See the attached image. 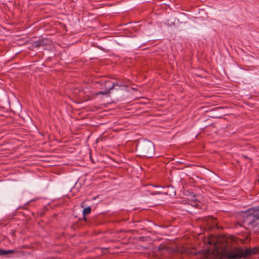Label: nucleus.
Segmentation results:
<instances>
[{
  "mask_svg": "<svg viewBox=\"0 0 259 259\" xmlns=\"http://www.w3.org/2000/svg\"><path fill=\"white\" fill-rule=\"evenodd\" d=\"M258 249L256 247L246 248L245 250L241 247H234L224 250L222 255L227 259H240L246 258L257 253Z\"/></svg>",
  "mask_w": 259,
  "mask_h": 259,
  "instance_id": "f257e3e1",
  "label": "nucleus"
},
{
  "mask_svg": "<svg viewBox=\"0 0 259 259\" xmlns=\"http://www.w3.org/2000/svg\"><path fill=\"white\" fill-rule=\"evenodd\" d=\"M138 150L142 156L152 157L154 154L155 148L153 143L149 140H144L139 141L137 145Z\"/></svg>",
  "mask_w": 259,
  "mask_h": 259,
  "instance_id": "f03ea898",
  "label": "nucleus"
},
{
  "mask_svg": "<svg viewBox=\"0 0 259 259\" xmlns=\"http://www.w3.org/2000/svg\"><path fill=\"white\" fill-rule=\"evenodd\" d=\"M97 83H99L102 85V89H105V90L108 91L109 93L111 90L114 89L117 90L120 88L121 87L125 86L123 84H118L117 82H113L111 80H106L104 79L97 82Z\"/></svg>",
  "mask_w": 259,
  "mask_h": 259,
  "instance_id": "7ed1b4c3",
  "label": "nucleus"
},
{
  "mask_svg": "<svg viewBox=\"0 0 259 259\" xmlns=\"http://www.w3.org/2000/svg\"><path fill=\"white\" fill-rule=\"evenodd\" d=\"M51 43L52 41L49 38L41 37L37 40L32 41L31 47L33 48L42 47L51 45Z\"/></svg>",
  "mask_w": 259,
  "mask_h": 259,
  "instance_id": "20e7f679",
  "label": "nucleus"
},
{
  "mask_svg": "<svg viewBox=\"0 0 259 259\" xmlns=\"http://www.w3.org/2000/svg\"><path fill=\"white\" fill-rule=\"evenodd\" d=\"M247 220H249L248 224L253 225L254 222L259 221V207L251 210L249 212Z\"/></svg>",
  "mask_w": 259,
  "mask_h": 259,
  "instance_id": "39448f33",
  "label": "nucleus"
},
{
  "mask_svg": "<svg viewBox=\"0 0 259 259\" xmlns=\"http://www.w3.org/2000/svg\"><path fill=\"white\" fill-rule=\"evenodd\" d=\"M16 252V251L13 249L4 250L0 248V256L8 257V254H13L15 253Z\"/></svg>",
  "mask_w": 259,
  "mask_h": 259,
  "instance_id": "423d86ee",
  "label": "nucleus"
},
{
  "mask_svg": "<svg viewBox=\"0 0 259 259\" xmlns=\"http://www.w3.org/2000/svg\"><path fill=\"white\" fill-rule=\"evenodd\" d=\"M91 207L90 206L84 208L83 210V219L87 221V219L85 217V215L89 214L91 212Z\"/></svg>",
  "mask_w": 259,
  "mask_h": 259,
  "instance_id": "0eeeda50",
  "label": "nucleus"
},
{
  "mask_svg": "<svg viewBox=\"0 0 259 259\" xmlns=\"http://www.w3.org/2000/svg\"><path fill=\"white\" fill-rule=\"evenodd\" d=\"M109 94V92L108 91L105 90L104 91H100L95 93V95L99 96L100 95H108Z\"/></svg>",
  "mask_w": 259,
  "mask_h": 259,
  "instance_id": "6e6552de",
  "label": "nucleus"
},
{
  "mask_svg": "<svg viewBox=\"0 0 259 259\" xmlns=\"http://www.w3.org/2000/svg\"><path fill=\"white\" fill-rule=\"evenodd\" d=\"M166 249V247L164 245H160L159 246V251H162L163 250H165Z\"/></svg>",
  "mask_w": 259,
  "mask_h": 259,
  "instance_id": "1a4fd4ad",
  "label": "nucleus"
},
{
  "mask_svg": "<svg viewBox=\"0 0 259 259\" xmlns=\"http://www.w3.org/2000/svg\"><path fill=\"white\" fill-rule=\"evenodd\" d=\"M100 249L103 253H106V252H109L108 248H100Z\"/></svg>",
  "mask_w": 259,
  "mask_h": 259,
  "instance_id": "9d476101",
  "label": "nucleus"
},
{
  "mask_svg": "<svg viewBox=\"0 0 259 259\" xmlns=\"http://www.w3.org/2000/svg\"><path fill=\"white\" fill-rule=\"evenodd\" d=\"M242 157L245 159H248V160H251V158L249 157L248 156H246V155H242Z\"/></svg>",
  "mask_w": 259,
  "mask_h": 259,
  "instance_id": "9b49d317",
  "label": "nucleus"
},
{
  "mask_svg": "<svg viewBox=\"0 0 259 259\" xmlns=\"http://www.w3.org/2000/svg\"><path fill=\"white\" fill-rule=\"evenodd\" d=\"M116 82L118 83V84H123L125 85L124 87H127V85H125L123 82H122V81H118Z\"/></svg>",
  "mask_w": 259,
  "mask_h": 259,
  "instance_id": "f8f14e48",
  "label": "nucleus"
},
{
  "mask_svg": "<svg viewBox=\"0 0 259 259\" xmlns=\"http://www.w3.org/2000/svg\"><path fill=\"white\" fill-rule=\"evenodd\" d=\"M100 140L102 141L103 140V138L100 137V138H98L97 139V142H99Z\"/></svg>",
  "mask_w": 259,
  "mask_h": 259,
  "instance_id": "ddd939ff",
  "label": "nucleus"
},
{
  "mask_svg": "<svg viewBox=\"0 0 259 259\" xmlns=\"http://www.w3.org/2000/svg\"><path fill=\"white\" fill-rule=\"evenodd\" d=\"M163 193L164 194H166V195H168V192H164Z\"/></svg>",
  "mask_w": 259,
  "mask_h": 259,
  "instance_id": "4468645a",
  "label": "nucleus"
},
{
  "mask_svg": "<svg viewBox=\"0 0 259 259\" xmlns=\"http://www.w3.org/2000/svg\"><path fill=\"white\" fill-rule=\"evenodd\" d=\"M167 188H171V189H172V188H173L172 187H170V186H168Z\"/></svg>",
  "mask_w": 259,
  "mask_h": 259,
  "instance_id": "2eb2a0df",
  "label": "nucleus"
},
{
  "mask_svg": "<svg viewBox=\"0 0 259 259\" xmlns=\"http://www.w3.org/2000/svg\"><path fill=\"white\" fill-rule=\"evenodd\" d=\"M155 194H160V193H155Z\"/></svg>",
  "mask_w": 259,
  "mask_h": 259,
  "instance_id": "dca6fc26",
  "label": "nucleus"
}]
</instances>
